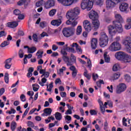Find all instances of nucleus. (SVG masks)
<instances>
[{"mask_svg":"<svg viewBox=\"0 0 131 131\" xmlns=\"http://www.w3.org/2000/svg\"><path fill=\"white\" fill-rule=\"evenodd\" d=\"M80 13V9L78 7L71 9L67 13L66 17L69 19L66 21V24L67 25H72V27L63 28L62 34L65 37H71L74 35V32H75L74 27L77 25L78 23L75 20H77V15H79Z\"/></svg>","mask_w":131,"mask_h":131,"instance_id":"f257e3e1","label":"nucleus"},{"mask_svg":"<svg viewBox=\"0 0 131 131\" xmlns=\"http://www.w3.org/2000/svg\"><path fill=\"white\" fill-rule=\"evenodd\" d=\"M89 17L92 20V24L93 25L95 30H97L100 27V21L98 19L99 14L95 10H91L89 13Z\"/></svg>","mask_w":131,"mask_h":131,"instance_id":"f03ea898","label":"nucleus"},{"mask_svg":"<svg viewBox=\"0 0 131 131\" xmlns=\"http://www.w3.org/2000/svg\"><path fill=\"white\" fill-rule=\"evenodd\" d=\"M109 41V37L105 32H101L99 38V45L102 48H105Z\"/></svg>","mask_w":131,"mask_h":131,"instance_id":"7ed1b4c3","label":"nucleus"},{"mask_svg":"<svg viewBox=\"0 0 131 131\" xmlns=\"http://www.w3.org/2000/svg\"><path fill=\"white\" fill-rule=\"evenodd\" d=\"M126 0H106V7L107 10L113 9L118 4L121 2H125Z\"/></svg>","mask_w":131,"mask_h":131,"instance_id":"20e7f679","label":"nucleus"},{"mask_svg":"<svg viewBox=\"0 0 131 131\" xmlns=\"http://www.w3.org/2000/svg\"><path fill=\"white\" fill-rule=\"evenodd\" d=\"M123 45L126 48V51L129 54L131 53V37L127 36L125 38V39L123 41Z\"/></svg>","mask_w":131,"mask_h":131,"instance_id":"39448f33","label":"nucleus"},{"mask_svg":"<svg viewBox=\"0 0 131 131\" xmlns=\"http://www.w3.org/2000/svg\"><path fill=\"white\" fill-rule=\"evenodd\" d=\"M121 49V46L118 41L113 42L110 46L109 50L111 52H116Z\"/></svg>","mask_w":131,"mask_h":131,"instance_id":"423d86ee","label":"nucleus"},{"mask_svg":"<svg viewBox=\"0 0 131 131\" xmlns=\"http://www.w3.org/2000/svg\"><path fill=\"white\" fill-rule=\"evenodd\" d=\"M81 8L82 10L87 9V11H91L93 6H91V4L88 0H82L81 3Z\"/></svg>","mask_w":131,"mask_h":131,"instance_id":"0eeeda50","label":"nucleus"},{"mask_svg":"<svg viewBox=\"0 0 131 131\" xmlns=\"http://www.w3.org/2000/svg\"><path fill=\"white\" fill-rule=\"evenodd\" d=\"M113 25L115 27V29L118 33H122L123 32V28L121 23L117 21H113Z\"/></svg>","mask_w":131,"mask_h":131,"instance_id":"6e6552de","label":"nucleus"},{"mask_svg":"<svg viewBox=\"0 0 131 131\" xmlns=\"http://www.w3.org/2000/svg\"><path fill=\"white\" fill-rule=\"evenodd\" d=\"M126 90V85L124 83H120L119 85L117 86V88L116 89V93L118 95L121 94V93H123Z\"/></svg>","mask_w":131,"mask_h":131,"instance_id":"1a4fd4ad","label":"nucleus"},{"mask_svg":"<svg viewBox=\"0 0 131 131\" xmlns=\"http://www.w3.org/2000/svg\"><path fill=\"white\" fill-rule=\"evenodd\" d=\"M58 3L62 4L63 6H66V7H69V6H71L72 4L74 3H76L78 0H57Z\"/></svg>","mask_w":131,"mask_h":131,"instance_id":"9d476101","label":"nucleus"},{"mask_svg":"<svg viewBox=\"0 0 131 131\" xmlns=\"http://www.w3.org/2000/svg\"><path fill=\"white\" fill-rule=\"evenodd\" d=\"M83 26L86 32H90L92 30V25L91 22L88 20H85L83 22Z\"/></svg>","mask_w":131,"mask_h":131,"instance_id":"9b49d317","label":"nucleus"},{"mask_svg":"<svg viewBox=\"0 0 131 131\" xmlns=\"http://www.w3.org/2000/svg\"><path fill=\"white\" fill-rule=\"evenodd\" d=\"M67 63V66H72L73 65L74 63L76 62V57L74 56V54H71V58L69 57V60L68 61H64Z\"/></svg>","mask_w":131,"mask_h":131,"instance_id":"f8f14e48","label":"nucleus"},{"mask_svg":"<svg viewBox=\"0 0 131 131\" xmlns=\"http://www.w3.org/2000/svg\"><path fill=\"white\" fill-rule=\"evenodd\" d=\"M107 29L108 31L109 34L111 35V36H113V35H115L116 34V33L117 32L116 30L115 29V28L114 26L113 25H110L107 27Z\"/></svg>","mask_w":131,"mask_h":131,"instance_id":"ddd939ff","label":"nucleus"},{"mask_svg":"<svg viewBox=\"0 0 131 131\" xmlns=\"http://www.w3.org/2000/svg\"><path fill=\"white\" fill-rule=\"evenodd\" d=\"M89 4H90L91 7L94 6V3L97 5V6H103V0H88Z\"/></svg>","mask_w":131,"mask_h":131,"instance_id":"4468645a","label":"nucleus"},{"mask_svg":"<svg viewBox=\"0 0 131 131\" xmlns=\"http://www.w3.org/2000/svg\"><path fill=\"white\" fill-rule=\"evenodd\" d=\"M62 16H59V18L58 19L53 20L51 21V25H52L53 26H56V27H58V26H60L61 24H62Z\"/></svg>","mask_w":131,"mask_h":131,"instance_id":"2eb2a0df","label":"nucleus"},{"mask_svg":"<svg viewBox=\"0 0 131 131\" xmlns=\"http://www.w3.org/2000/svg\"><path fill=\"white\" fill-rule=\"evenodd\" d=\"M55 6V1L54 0H48L46 2L45 4V8L46 9H50L52 7Z\"/></svg>","mask_w":131,"mask_h":131,"instance_id":"dca6fc26","label":"nucleus"},{"mask_svg":"<svg viewBox=\"0 0 131 131\" xmlns=\"http://www.w3.org/2000/svg\"><path fill=\"white\" fill-rule=\"evenodd\" d=\"M121 12H126L128 9V4L126 3H122L119 6Z\"/></svg>","mask_w":131,"mask_h":131,"instance_id":"f3484780","label":"nucleus"},{"mask_svg":"<svg viewBox=\"0 0 131 131\" xmlns=\"http://www.w3.org/2000/svg\"><path fill=\"white\" fill-rule=\"evenodd\" d=\"M125 54H125L124 52H118L115 54V57L118 60H122V61H123Z\"/></svg>","mask_w":131,"mask_h":131,"instance_id":"a211bd4d","label":"nucleus"},{"mask_svg":"<svg viewBox=\"0 0 131 131\" xmlns=\"http://www.w3.org/2000/svg\"><path fill=\"white\" fill-rule=\"evenodd\" d=\"M60 53L62 55V58L64 61H68L69 60V57L67 56L68 53L66 52V49H62L61 50Z\"/></svg>","mask_w":131,"mask_h":131,"instance_id":"6ab92c4d","label":"nucleus"},{"mask_svg":"<svg viewBox=\"0 0 131 131\" xmlns=\"http://www.w3.org/2000/svg\"><path fill=\"white\" fill-rule=\"evenodd\" d=\"M7 25L9 28H16L19 25V23L17 21L9 22Z\"/></svg>","mask_w":131,"mask_h":131,"instance_id":"aec40b11","label":"nucleus"},{"mask_svg":"<svg viewBox=\"0 0 131 131\" xmlns=\"http://www.w3.org/2000/svg\"><path fill=\"white\" fill-rule=\"evenodd\" d=\"M115 20H114L113 22H119V23H122L123 21V18L121 15L119 14H117L115 16Z\"/></svg>","mask_w":131,"mask_h":131,"instance_id":"412c9836","label":"nucleus"},{"mask_svg":"<svg viewBox=\"0 0 131 131\" xmlns=\"http://www.w3.org/2000/svg\"><path fill=\"white\" fill-rule=\"evenodd\" d=\"M98 44V39L96 38H92L91 40V47L93 50L97 49V45Z\"/></svg>","mask_w":131,"mask_h":131,"instance_id":"4be33fe9","label":"nucleus"},{"mask_svg":"<svg viewBox=\"0 0 131 131\" xmlns=\"http://www.w3.org/2000/svg\"><path fill=\"white\" fill-rule=\"evenodd\" d=\"M71 47H72V48H74V47H75L77 53H78V54H82V50H81V48L80 47H79L77 43H73L71 45Z\"/></svg>","mask_w":131,"mask_h":131,"instance_id":"5701e85b","label":"nucleus"},{"mask_svg":"<svg viewBox=\"0 0 131 131\" xmlns=\"http://www.w3.org/2000/svg\"><path fill=\"white\" fill-rule=\"evenodd\" d=\"M124 63H129L131 61V56L128 54H125L123 59Z\"/></svg>","mask_w":131,"mask_h":131,"instance_id":"b1692460","label":"nucleus"},{"mask_svg":"<svg viewBox=\"0 0 131 131\" xmlns=\"http://www.w3.org/2000/svg\"><path fill=\"white\" fill-rule=\"evenodd\" d=\"M52 108L51 107L46 108L43 110V112L46 114L45 116H49L52 114Z\"/></svg>","mask_w":131,"mask_h":131,"instance_id":"393cba45","label":"nucleus"},{"mask_svg":"<svg viewBox=\"0 0 131 131\" xmlns=\"http://www.w3.org/2000/svg\"><path fill=\"white\" fill-rule=\"evenodd\" d=\"M36 56H37V59H40L42 58V55H43V50L42 49L38 50L36 53Z\"/></svg>","mask_w":131,"mask_h":131,"instance_id":"a878e982","label":"nucleus"},{"mask_svg":"<svg viewBox=\"0 0 131 131\" xmlns=\"http://www.w3.org/2000/svg\"><path fill=\"white\" fill-rule=\"evenodd\" d=\"M40 109H41V106H40V105H39L38 106V109L35 108H32L29 112V114L31 115L33 113H34V112H35V111H37V112H38V111H39L40 110Z\"/></svg>","mask_w":131,"mask_h":131,"instance_id":"bb28decb","label":"nucleus"},{"mask_svg":"<svg viewBox=\"0 0 131 131\" xmlns=\"http://www.w3.org/2000/svg\"><path fill=\"white\" fill-rule=\"evenodd\" d=\"M37 50L36 47L33 46L29 48V51L28 52L30 54H33V53H35V52H36Z\"/></svg>","mask_w":131,"mask_h":131,"instance_id":"cd10ccee","label":"nucleus"},{"mask_svg":"<svg viewBox=\"0 0 131 131\" xmlns=\"http://www.w3.org/2000/svg\"><path fill=\"white\" fill-rule=\"evenodd\" d=\"M55 119L57 120H61V119H62V114H61L59 112H56L55 114Z\"/></svg>","mask_w":131,"mask_h":131,"instance_id":"c85d7f7f","label":"nucleus"},{"mask_svg":"<svg viewBox=\"0 0 131 131\" xmlns=\"http://www.w3.org/2000/svg\"><path fill=\"white\" fill-rule=\"evenodd\" d=\"M17 127V123L15 121H13L11 123V129L12 131H15L16 128Z\"/></svg>","mask_w":131,"mask_h":131,"instance_id":"c756f323","label":"nucleus"},{"mask_svg":"<svg viewBox=\"0 0 131 131\" xmlns=\"http://www.w3.org/2000/svg\"><path fill=\"white\" fill-rule=\"evenodd\" d=\"M10 45V42L8 40H6L3 41L0 45L1 48H5L7 47V46H9Z\"/></svg>","mask_w":131,"mask_h":131,"instance_id":"7c9ffc66","label":"nucleus"},{"mask_svg":"<svg viewBox=\"0 0 131 131\" xmlns=\"http://www.w3.org/2000/svg\"><path fill=\"white\" fill-rule=\"evenodd\" d=\"M104 58L105 63H109L110 62V57L107 55V53H104Z\"/></svg>","mask_w":131,"mask_h":131,"instance_id":"2f4dec72","label":"nucleus"},{"mask_svg":"<svg viewBox=\"0 0 131 131\" xmlns=\"http://www.w3.org/2000/svg\"><path fill=\"white\" fill-rule=\"evenodd\" d=\"M82 31V28L81 27V26H78L77 31H76L77 35H80Z\"/></svg>","mask_w":131,"mask_h":131,"instance_id":"473e14b6","label":"nucleus"},{"mask_svg":"<svg viewBox=\"0 0 131 131\" xmlns=\"http://www.w3.org/2000/svg\"><path fill=\"white\" fill-rule=\"evenodd\" d=\"M5 82L9 83V74L8 73H5L4 76Z\"/></svg>","mask_w":131,"mask_h":131,"instance_id":"72a5a7b5","label":"nucleus"},{"mask_svg":"<svg viewBox=\"0 0 131 131\" xmlns=\"http://www.w3.org/2000/svg\"><path fill=\"white\" fill-rule=\"evenodd\" d=\"M47 80H48L47 79V78H46V77H43L41 79V82H39V84H40V85H41V86H43V85L42 83H46L47 82Z\"/></svg>","mask_w":131,"mask_h":131,"instance_id":"f704fd0d","label":"nucleus"},{"mask_svg":"<svg viewBox=\"0 0 131 131\" xmlns=\"http://www.w3.org/2000/svg\"><path fill=\"white\" fill-rule=\"evenodd\" d=\"M27 95L31 96L29 99L30 100H31V99H33V97L32 96H33V95H34V92L33 91H28L27 92Z\"/></svg>","mask_w":131,"mask_h":131,"instance_id":"c9c22d12","label":"nucleus"},{"mask_svg":"<svg viewBox=\"0 0 131 131\" xmlns=\"http://www.w3.org/2000/svg\"><path fill=\"white\" fill-rule=\"evenodd\" d=\"M18 55L20 59H22L24 57V52L22 49H20L18 52Z\"/></svg>","mask_w":131,"mask_h":131,"instance_id":"e433bc0d","label":"nucleus"},{"mask_svg":"<svg viewBox=\"0 0 131 131\" xmlns=\"http://www.w3.org/2000/svg\"><path fill=\"white\" fill-rule=\"evenodd\" d=\"M56 12H57V10L56 9H52L49 12V15L51 17H53L55 14Z\"/></svg>","mask_w":131,"mask_h":131,"instance_id":"4c0bfd02","label":"nucleus"},{"mask_svg":"<svg viewBox=\"0 0 131 131\" xmlns=\"http://www.w3.org/2000/svg\"><path fill=\"white\" fill-rule=\"evenodd\" d=\"M26 2H27V0H20L17 3V5L18 6H23L26 4Z\"/></svg>","mask_w":131,"mask_h":131,"instance_id":"58836bf2","label":"nucleus"},{"mask_svg":"<svg viewBox=\"0 0 131 131\" xmlns=\"http://www.w3.org/2000/svg\"><path fill=\"white\" fill-rule=\"evenodd\" d=\"M13 14L14 15H15V16H18L21 14V11H20L19 9H15L13 11Z\"/></svg>","mask_w":131,"mask_h":131,"instance_id":"ea45409f","label":"nucleus"},{"mask_svg":"<svg viewBox=\"0 0 131 131\" xmlns=\"http://www.w3.org/2000/svg\"><path fill=\"white\" fill-rule=\"evenodd\" d=\"M125 79L126 81H127V82H130V81L131 80L130 76H129V75H125Z\"/></svg>","mask_w":131,"mask_h":131,"instance_id":"a19ab883","label":"nucleus"},{"mask_svg":"<svg viewBox=\"0 0 131 131\" xmlns=\"http://www.w3.org/2000/svg\"><path fill=\"white\" fill-rule=\"evenodd\" d=\"M120 77V74L119 73H117L114 74L113 77L114 79H118Z\"/></svg>","mask_w":131,"mask_h":131,"instance_id":"79ce46f5","label":"nucleus"},{"mask_svg":"<svg viewBox=\"0 0 131 131\" xmlns=\"http://www.w3.org/2000/svg\"><path fill=\"white\" fill-rule=\"evenodd\" d=\"M119 68V66L117 64H115L113 67V71H117Z\"/></svg>","mask_w":131,"mask_h":131,"instance_id":"37998d69","label":"nucleus"},{"mask_svg":"<svg viewBox=\"0 0 131 131\" xmlns=\"http://www.w3.org/2000/svg\"><path fill=\"white\" fill-rule=\"evenodd\" d=\"M84 76H85V77H86V78H87V79H88V80H90L91 79V76L90 74H88V73L86 72H84V74H83Z\"/></svg>","mask_w":131,"mask_h":131,"instance_id":"c03bdc74","label":"nucleus"},{"mask_svg":"<svg viewBox=\"0 0 131 131\" xmlns=\"http://www.w3.org/2000/svg\"><path fill=\"white\" fill-rule=\"evenodd\" d=\"M33 39L34 41L37 42L38 41V39L37 38V35L36 34H33Z\"/></svg>","mask_w":131,"mask_h":131,"instance_id":"a18cd8bd","label":"nucleus"},{"mask_svg":"<svg viewBox=\"0 0 131 131\" xmlns=\"http://www.w3.org/2000/svg\"><path fill=\"white\" fill-rule=\"evenodd\" d=\"M7 35V32L5 31H0V38L3 37V36H6Z\"/></svg>","mask_w":131,"mask_h":131,"instance_id":"49530a36","label":"nucleus"},{"mask_svg":"<svg viewBox=\"0 0 131 131\" xmlns=\"http://www.w3.org/2000/svg\"><path fill=\"white\" fill-rule=\"evenodd\" d=\"M90 112L91 115H97L98 114V113L95 110H91Z\"/></svg>","mask_w":131,"mask_h":131,"instance_id":"de8ad7c7","label":"nucleus"},{"mask_svg":"<svg viewBox=\"0 0 131 131\" xmlns=\"http://www.w3.org/2000/svg\"><path fill=\"white\" fill-rule=\"evenodd\" d=\"M92 77H93V80H94V81H96V80H97V78L99 77V76L98 75V74L94 73L92 75Z\"/></svg>","mask_w":131,"mask_h":131,"instance_id":"09e8293b","label":"nucleus"},{"mask_svg":"<svg viewBox=\"0 0 131 131\" xmlns=\"http://www.w3.org/2000/svg\"><path fill=\"white\" fill-rule=\"evenodd\" d=\"M126 121H127V120H126L125 117L123 118L122 123L124 126H127V123H126Z\"/></svg>","mask_w":131,"mask_h":131,"instance_id":"8fccbe9b","label":"nucleus"},{"mask_svg":"<svg viewBox=\"0 0 131 131\" xmlns=\"http://www.w3.org/2000/svg\"><path fill=\"white\" fill-rule=\"evenodd\" d=\"M29 112V107L26 108V111H25V112L24 113L23 115V118H24V117H25V116L26 115H27V114H28V112Z\"/></svg>","mask_w":131,"mask_h":131,"instance_id":"3c124183","label":"nucleus"},{"mask_svg":"<svg viewBox=\"0 0 131 131\" xmlns=\"http://www.w3.org/2000/svg\"><path fill=\"white\" fill-rule=\"evenodd\" d=\"M20 100L22 102H25V101H26V97L24 94L20 95Z\"/></svg>","mask_w":131,"mask_h":131,"instance_id":"603ef678","label":"nucleus"},{"mask_svg":"<svg viewBox=\"0 0 131 131\" xmlns=\"http://www.w3.org/2000/svg\"><path fill=\"white\" fill-rule=\"evenodd\" d=\"M17 19H18L19 20H23V19H24L25 18V16L24 15L21 14V13H20V14H19L18 15H17Z\"/></svg>","mask_w":131,"mask_h":131,"instance_id":"864d4df0","label":"nucleus"},{"mask_svg":"<svg viewBox=\"0 0 131 131\" xmlns=\"http://www.w3.org/2000/svg\"><path fill=\"white\" fill-rule=\"evenodd\" d=\"M55 84H58V83H59V84H61L62 83V81H61V79L60 78H57L55 81Z\"/></svg>","mask_w":131,"mask_h":131,"instance_id":"5fc2aeb1","label":"nucleus"},{"mask_svg":"<svg viewBox=\"0 0 131 131\" xmlns=\"http://www.w3.org/2000/svg\"><path fill=\"white\" fill-rule=\"evenodd\" d=\"M97 84L99 88L100 87V86H99V84H104V81L103 80H99V81L97 82Z\"/></svg>","mask_w":131,"mask_h":131,"instance_id":"6e6d98bb","label":"nucleus"},{"mask_svg":"<svg viewBox=\"0 0 131 131\" xmlns=\"http://www.w3.org/2000/svg\"><path fill=\"white\" fill-rule=\"evenodd\" d=\"M106 89L108 90L110 93H113V85H111V88L109 86H107Z\"/></svg>","mask_w":131,"mask_h":131,"instance_id":"4d7b16f0","label":"nucleus"},{"mask_svg":"<svg viewBox=\"0 0 131 131\" xmlns=\"http://www.w3.org/2000/svg\"><path fill=\"white\" fill-rule=\"evenodd\" d=\"M28 126H30V127H34V124L31 121H28Z\"/></svg>","mask_w":131,"mask_h":131,"instance_id":"13d9d810","label":"nucleus"},{"mask_svg":"<svg viewBox=\"0 0 131 131\" xmlns=\"http://www.w3.org/2000/svg\"><path fill=\"white\" fill-rule=\"evenodd\" d=\"M87 64H88V67H89V68H92V61H91L90 59H88Z\"/></svg>","mask_w":131,"mask_h":131,"instance_id":"bf43d9fd","label":"nucleus"},{"mask_svg":"<svg viewBox=\"0 0 131 131\" xmlns=\"http://www.w3.org/2000/svg\"><path fill=\"white\" fill-rule=\"evenodd\" d=\"M46 24H47V23H46V21L41 22V23H40V26L42 28H45V27H46Z\"/></svg>","mask_w":131,"mask_h":131,"instance_id":"052dcab7","label":"nucleus"},{"mask_svg":"<svg viewBox=\"0 0 131 131\" xmlns=\"http://www.w3.org/2000/svg\"><path fill=\"white\" fill-rule=\"evenodd\" d=\"M77 75V71H75L74 72H72V75L73 78H75V77H76Z\"/></svg>","mask_w":131,"mask_h":131,"instance_id":"680f3d73","label":"nucleus"},{"mask_svg":"<svg viewBox=\"0 0 131 131\" xmlns=\"http://www.w3.org/2000/svg\"><path fill=\"white\" fill-rule=\"evenodd\" d=\"M100 109L101 113L104 114L105 113V107L103 106H100Z\"/></svg>","mask_w":131,"mask_h":131,"instance_id":"e2e57ef3","label":"nucleus"},{"mask_svg":"<svg viewBox=\"0 0 131 131\" xmlns=\"http://www.w3.org/2000/svg\"><path fill=\"white\" fill-rule=\"evenodd\" d=\"M12 62V58H10L6 60L5 64H10Z\"/></svg>","mask_w":131,"mask_h":131,"instance_id":"0e129e2a","label":"nucleus"},{"mask_svg":"<svg viewBox=\"0 0 131 131\" xmlns=\"http://www.w3.org/2000/svg\"><path fill=\"white\" fill-rule=\"evenodd\" d=\"M12 66V64H10L9 63H5V67L6 69H10L11 68V67Z\"/></svg>","mask_w":131,"mask_h":131,"instance_id":"69168bd1","label":"nucleus"},{"mask_svg":"<svg viewBox=\"0 0 131 131\" xmlns=\"http://www.w3.org/2000/svg\"><path fill=\"white\" fill-rule=\"evenodd\" d=\"M58 46H56V45H52L53 51H56V50H58Z\"/></svg>","mask_w":131,"mask_h":131,"instance_id":"338daca9","label":"nucleus"},{"mask_svg":"<svg viewBox=\"0 0 131 131\" xmlns=\"http://www.w3.org/2000/svg\"><path fill=\"white\" fill-rule=\"evenodd\" d=\"M125 29H131V25L129 24H126L125 25Z\"/></svg>","mask_w":131,"mask_h":131,"instance_id":"774afa93","label":"nucleus"}]
</instances>
